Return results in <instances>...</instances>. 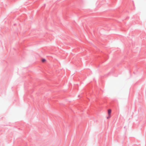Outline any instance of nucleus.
Wrapping results in <instances>:
<instances>
[{
    "label": "nucleus",
    "instance_id": "2",
    "mask_svg": "<svg viewBox=\"0 0 146 146\" xmlns=\"http://www.w3.org/2000/svg\"><path fill=\"white\" fill-rule=\"evenodd\" d=\"M46 61V60L45 59H42V62H45V61Z\"/></svg>",
    "mask_w": 146,
    "mask_h": 146
},
{
    "label": "nucleus",
    "instance_id": "3",
    "mask_svg": "<svg viewBox=\"0 0 146 146\" xmlns=\"http://www.w3.org/2000/svg\"><path fill=\"white\" fill-rule=\"evenodd\" d=\"M111 115H108V116L107 117V119H108L110 117Z\"/></svg>",
    "mask_w": 146,
    "mask_h": 146
},
{
    "label": "nucleus",
    "instance_id": "1",
    "mask_svg": "<svg viewBox=\"0 0 146 146\" xmlns=\"http://www.w3.org/2000/svg\"><path fill=\"white\" fill-rule=\"evenodd\" d=\"M111 109H109L108 110V115H111Z\"/></svg>",
    "mask_w": 146,
    "mask_h": 146
}]
</instances>
